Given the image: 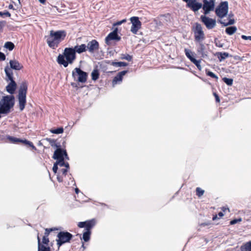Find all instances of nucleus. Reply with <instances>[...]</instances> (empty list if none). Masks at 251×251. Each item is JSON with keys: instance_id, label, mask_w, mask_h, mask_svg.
Wrapping results in <instances>:
<instances>
[{"instance_id": "obj_1", "label": "nucleus", "mask_w": 251, "mask_h": 251, "mask_svg": "<svg viewBox=\"0 0 251 251\" xmlns=\"http://www.w3.org/2000/svg\"><path fill=\"white\" fill-rule=\"evenodd\" d=\"M66 35V33L64 30H50L49 34L46 36L47 43L50 48L55 49L64 39Z\"/></svg>"}, {"instance_id": "obj_2", "label": "nucleus", "mask_w": 251, "mask_h": 251, "mask_svg": "<svg viewBox=\"0 0 251 251\" xmlns=\"http://www.w3.org/2000/svg\"><path fill=\"white\" fill-rule=\"evenodd\" d=\"M53 158L56 160L52 168L53 172L55 174L57 173L58 167L60 168L63 166L69 167V163L64 162L65 159L69 160V157L66 150L61 148L57 149L54 152Z\"/></svg>"}, {"instance_id": "obj_3", "label": "nucleus", "mask_w": 251, "mask_h": 251, "mask_svg": "<svg viewBox=\"0 0 251 251\" xmlns=\"http://www.w3.org/2000/svg\"><path fill=\"white\" fill-rule=\"evenodd\" d=\"M215 13L218 17L221 19L219 22L225 26L233 25L234 23L233 19H230L228 22L222 19L225 17L228 12V3L227 1L221 2L215 8Z\"/></svg>"}, {"instance_id": "obj_4", "label": "nucleus", "mask_w": 251, "mask_h": 251, "mask_svg": "<svg viewBox=\"0 0 251 251\" xmlns=\"http://www.w3.org/2000/svg\"><path fill=\"white\" fill-rule=\"evenodd\" d=\"M75 59V53L73 48H65L64 54H59L57 58V62L59 64L67 67L69 64L73 63Z\"/></svg>"}, {"instance_id": "obj_5", "label": "nucleus", "mask_w": 251, "mask_h": 251, "mask_svg": "<svg viewBox=\"0 0 251 251\" xmlns=\"http://www.w3.org/2000/svg\"><path fill=\"white\" fill-rule=\"evenodd\" d=\"M5 73L7 76V80H10V82L6 87L7 92L11 94H13L16 89V83L13 79V72L8 66L4 69Z\"/></svg>"}, {"instance_id": "obj_6", "label": "nucleus", "mask_w": 251, "mask_h": 251, "mask_svg": "<svg viewBox=\"0 0 251 251\" xmlns=\"http://www.w3.org/2000/svg\"><path fill=\"white\" fill-rule=\"evenodd\" d=\"M27 91V85L25 83H23L20 88L18 99L20 109L22 111L25 106L26 102V93Z\"/></svg>"}, {"instance_id": "obj_7", "label": "nucleus", "mask_w": 251, "mask_h": 251, "mask_svg": "<svg viewBox=\"0 0 251 251\" xmlns=\"http://www.w3.org/2000/svg\"><path fill=\"white\" fill-rule=\"evenodd\" d=\"M72 76L74 80L82 83H85L87 78V74L78 68L73 71Z\"/></svg>"}, {"instance_id": "obj_8", "label": "nucleus", "mask_w": 251, "mask_h": 251, "mask_svg": "<svg viewBox=\"0 0 251 251\" xmlns=\"http://www.w3.org/2000/svg\"><path fill=\"white\" fill-rule=\"evenodd\" d=\"M195 40L197 42H202L205 38L204 33L201 25L196 23L193 28Z\"/></svg>"}, {"instance_id": "obj_9", "label": "nucleus", "mask_w": 251, "mask_h": 251, "mask_svg": "<svg viewBox=\"0 0 251 251\" xmlns=\"http://www.w3.org/2000/svg\"><path fill=\"white\" fill-rule=\"evenodd\" d=\"M203 4H202L203 14L207 15L210 12L215 9L216 0H202Z\"/></svg>"}, {"instance_id": "obj_10", "label": "nucleus", "mask_w": 251, "mask_h": 251, "mask_svg": "<svg viewBox=\"0 0 251 251\" xmlns=\"http://www.w3.org/2000/svg\"><path fill=\"white\" fill-rule=\"evenodd\" d=\"M57 237L58 238L57 240V245L60 247L63 244L69 242L72 237V235L68 232H60L58 233Z\"/></svg>"}, {"instance_id": "obj_11", "label": "nucleus", "mask_w": 251, "mask_h": 251, "mask_svg": "<svg viewBox=\"0 0 251 251\" xmlns=\"http://www.w3.org/2000/svg\"><path fill=\"white\" fill-rule=\"evenodd\" d=\"M184 52L187 58L197 66L199 70H201V60H197L195 58V53L187 49H185Z\"/></svg>"}, {"instance_id": "obj_12", "label": "nucleus", "mask_w": 251, "mask_h": 251, "mask_svg": "<svg viewBox=\"0 0 251 251\" xmlns=\"http://www.w3.org/2000/svg\"><path fill=\"white\" fill-rule=\"evenodd\" d=\"M130 20L132 24L130 31L133 34H136L141 27V22L138 17H132L130 18Z\"/></svg>"}, {"instance_id": "obj_13", "label": "nucleus", "mask_w": 251, "mask_h": 251, "mask_svg": "<svg viewBox=\"0 0 251 251\" xmlns=\"http://www.w3.org/2000/svg\"><path fill=\"white\" fill-rule=\"evenodd\" d=\"M201 19L206 27L209 29H212L216 26V20L206 16V15H201Z\"/></svg>"}, {"instance_id": "obj_14", "label": "nucleus", "mask_w": 251, "mask_h": 251, "mask_svg": "<svg viewBox=\"0 0 251 251\" xmlns=\"http://www.w3.org/2000/svg\"><path fill=\"white\" fill-rule=\"evenodd\" d=\"M187 6L196 12L202 7V3L198 2L197 0H190L187 4Z\"/></svg>"}, {"instance_id": "obj_15", "label": "nucleus", "mask_w": 251, "mask_h": 251, "mask_svg": "<svg viewBox=\"0 0 251 251\" xmlns=\"http://www.w3.org/2000/svg\"><path fill=\"white\" fill-rule=\"evenodd\" d=\"M99 47V43L95 40L89 42L86 46L87 49L90 53H93L98 50Z\"/></svg>"}, {"instance_id": "obj_16", "label": "nucleus", "mask_w": 251, "mask_h": 251, "mask_svg": "<svg viewBox=\"0 0 251 251\" xmlns=\"http://www.w3.org/2000/svg\"><path fill=\"white\" fill-rule=\"evenodd\" d=\"M126 73L127 71H123L119 73L113 80V86H114L116 84L120 83L123 80V76L126 74Z\"/></svg>"}, {"instance_id": "obj_17", "label": "nucleus", "mask_w": 251, "mask_h": 251, "mask_svg": "<svg viewBox=\"0 0 251 251\" xmlns=\"http://www.w3.org/2000/svg\"><path fill=\"white\" fill-rule=\"evenodd\" d=\"M7 138L12 143H18V142L24 143L25 144L28 145L29 146L31 147L33 149H35V147L34 146L33 144L31 142H30L28 141H27L26 140H22L18 138H16L15 137H10V136H9Z\"/></svg>"}, {"instance_id": "obj_18", "label": "nucleus", "mask_w": 251, "mask_h": 251, "mask_svg": "<svg viewBox=\"0 0 251 251\" xmlns=\"http://www.w3.org/2000/svg\"><path fill=\"white\" fill-rule=\"evenodd\" d=\"M120 39V37L117 34H115L114 33L111 32L105 38V42L106 44L110 45L111 41H119Z\"/></svg>"}, {"instance_id": "obj_19", "label": "nucleus", "mask_w": 251, "mask_h": 251, "mask_svg": "<svg viewBox=\"0 0 251 251\" xmlns=\"http://www.w3.org/2000/svg\"><path fill=\"white\" fill-rule=\"evenodd\" d=\"M10 67L8 66L10 69H13L15 70H20L23 68V66L18 61L16 60H10L9 62Z\"/></svg>"}, {"instance_id": "obj_20", "label": "nucleus", "mask_w": 251, "mask_h": 251, "mask_svg": "<svg viewBox=\"0 0 251 251\" xmlns=\"http://www.w3.org/2000/svg\"><path fill=\"white\" fill-rule=\"evenodd\" d=\"M75 53H81L86 50V46L85 44H81L80 46H76L73 48Z\"/></svg>"}, {"instance_id": "obj_21", "label": "nucleus", "mask_w": 251, "mask_h": 251, "mask_svg": "<svg viewBox=\"0 0 251 251\" xmlns=\"http://www.w3.org/2000/svg\"><path fill=\"white\" fill-rule=\"evenodd\" d=\"M85 230L90 231V229L95 226L96 221L94 219L86 221Z\"/></svg>"}, {"instance_id": "obj_22", "label": "nucleus", "mask_w": 251, "mask_h": 251, "mask_svg": "<svg viewBox=\"0 0 251 251\" xmlns=\"http://www.w3.org/2000/svg\"><path fill=\"white\" fill-rule=\"evenodd\" d=\"M241 251H251V241H249L241 247Z\"/></svg>"}, {"instance_id": "obj_23", "label": "nucleus", "mask_w": 251, "mask_h": 251, "mask_svg": "<svg viewBox=\"0 0 251 251\" xmlns=\"http://www.w3.org/2000/svg\"><path fill=\"white\" fill-rule=\"evenodd\" d=\"M38 250L39 251H50L49 248H47L43 245L40 244V239L38 236Z\"/></svg>"}, {"instance_id": "obj_24", "label": "nucleus", "mask_w": 251, "mask_h": 251, "mask_svg": "<svg viewBox=\"0 0 251 251\" xmlns=\"http://www.w3.org/2000/svg\"><path fill=\"white\" fill-rule=\"evenodd\" d=\"M237 30L235 26H230L226 28V32L228 35H232Z\"/></svg>"}, {"instance_id": "obj_25", "label": "nucleus", "mask_w": 251, "mask_h": 251, "mask_svg": "<svg viewBox=\"0 0 251 251\" xmlns=\"http://www.w3.org/2000/svg\"><path fill=\"white\" fill-rule=\"evenodd\" d=\"M91 232L89 230H86L83 234L82 239L85 242H87L90 239Z\"/></svg>"}, {"instance_id": "obj_26", "label": "nucleus", "mask_w": 251, "mask_h": 251, "mask_svg": "<svg viewBox=\"0 0 251 251\" xmlns=\"http://www.w3.org/2000/svg\"><path fill=\"white\" fill-rule=\"evenodd\" d=\"M229 56V55L227 52H220L219 53L218 58L220 61L225 59L226 58H227Z\"/></svg>"}, {"instance_id": "obj_27", "label": "nucleus", "mask_w": 251, "mask_h": 251, "mask_svg": "<svg viewBox=\"0 0 251 251\" xmlns=\"http://www.w3.org/2000/svg\"><path fill=\"white\" fill-rule=\"evenodd\" d=\"M111 65L116 67L126 66L127 64L124 62H112Z\"/></svg>"}, {"instance_id": "obj_28", "label": "nucleus", "mask_w": 251, "mask_h": 251, "mask_svg": "<svg viewBox=\"0 0 251 251\" xmlns=\"http://www.w3.org/2000/svg\"><path fill=\"white\" fill-rule=\"evenodd\" d=\"M92 79L96 80L98 79L99 76V73L97 70H94L91 73Z\"/></svg>"}, {"instance_id": "obj_29", "label": "nucleus", "mask_w": 251, "mask_h": 251, "mask_svg": "<svg viewBox=\"0 0 251 251\" xmlns=\"http://www.w3.org/2000/svg\"><path fill=\"white\" fill-rule=\"evenodd\" d=\"M4 47L9 50H12L14 47V45L11 42H7L4 44Z\"/></svg>"}, {"instance_id": "obj_30", "label": "nucleus", "mask_w": 251, "mask_h": 251, "mask_svg": "<svg viewBox=\"0 0 251 251\" xmlns=\"http://www.w3.org/2000/svg\"><path fill=\"white\" fill-rule=\"evenodd\" d=\"M199 44V48L198 49V52L201 54H203V51L205 49V47L204 45L202 43V42H198Z\"/></svg>"}, {"instance_id": "obj_31", "label": "nucleus", "mask_w": 251, "mask_h": 251, "mask_svg": "<svg viewBox=\"0 0 251 251\" xmlns=\"http://www.w3.org/2000/svg\"><path fill=\"white\" fill-rule=\"evenodd\" d=\"M223 81L225 83H226L227 85L231 86L233 84V79L231 78H228L226 77H224L223 78Z\"/></svg>"}, {"instance_id": "obj_32", "label": "nucleus", "mask_w": 251, "mask_h": 251, "mask_svg": "<svg viewBox=\"0 0 251 251\" xmlns=\"http://www.w3.org/2000/svg\"><path fill=\"white\" fill-rule=\"evenodd\" d=\"M50 131L52 133L58 134L63 132V128L60 127L55 129H51Z\"/></svg>"}, {"instance_id": "obj_33", "label": "nucleus", "mask_w": 251, "mask_h": 251, "mask_svg": "<svg viewBox=\"0 0 251 251\" xmlns=\"http://www.w3.org/2000/svg\"><path fill=\"white\" fill-rule=\"evenodd\" d=\"M206 74L207 75H208L212 78H215L216 80L218 79V77L215 74H214L213 73H212L211 71L206 70Z\"/></svg>"}, {"instance_id": "obj_34", "label": "nucleus", "mask_w": 251, "mask_h": 251, "mask_svg": "<svg viewBox=\"0 0 251 251\" xmlns=\"http://www.w3.org/2000/svg\"><path fill=\"white\" fill-rule=\"evenodd\" d=\"M204 190H202L201 188L198 187L196 189V193L197 196L199 197H201L204 194Z\"/></svg>"}, {"instance_id": "obj_35", "label": "nucleus", "mask_w": 251, "mask_h": 251, "mask_svg": "<svg viewBox=\"0 0 251 251\" xmlns=\"http://www.w3.org/2000/svg\"><path fill=\"white\" fill-rule=\"evenodd\" d=\"M126 19H123L122 21H119V22L114 23L113 25L114 26H117V25H119L123 23H125V22H126Z\"/></svg>"}, {"instance_id": "obj_36", "label": "nucleus", "mask_w": 251, "mask_h": 251, "mask_svg": "<svg viewBox=\"0 0 251 251\" xmlns=\"http://www.w3.org/2000/svg\"><path fill=\"white\" fill-rule=\"evenodd\" d=\"M122 59H126L127 61H131L132 59L131 56L127 54V55H123V56L121 57Z\"/></svg>"}, {"instance_id": "obj_37", "label": "nucleus", "mask_w": 251, "mask_h": 251, "mask_svg": "<svg viewBox=\"0 0 251 251\" xmlns=\"http://www.w3.org/2000/svg\"><path fill=\"white\" fill-rule=\"evenodd\" d=\"M62 167H65V168H62L60 170V171L62 172L63 175H66V173L68 172L69 166L68 167H67L66 166H63Z\"/></svg>"}, {"instance_id": "obj_38", "label": "nucleus", "mask_w": 251, "mask_h": 251, "mask_svg": "<svg viewBox=\"0 0 251 251\" xmlns=\"http://www.w3.org/2000/svg\"><path fill=\"white\" fill-rule=\"evenodd\" d=\"M14 3L15 6H16V8H20L21 6L20 0H16L15 1H13Z\"/></svg>"}, {"instance_id": "obj_39", "label": "nucleus", "mask_w": 251, "mask_h": 251, "mask_svg": "<svg viewBox=\"0 0 251 251\" xmlns=\"http://www.w3.org/2000/svg\"><path fill=\"white\" fill-rule=\"evenodd\" d=\"M42 242L43 244L47 245L49 242V240L48 237H47L46 235H44L43 238Z\"/></svg>"}, {"instance_id": "obj_40", "label": "nucleus", "mask_w": 251, "mask_h": 251, "mask_svg": "<svg viewBox=\"0 0 251 251\" xmlns=\"http://www.w3.org/2000/svg\"><path fill=\"white\" fill-rule=\"evenodd\" d=\"M242 221V219L241 218H239V219H234L233 220H232L230 221V224L231 225H234L237 223H239L240 222H241Z\"/></svg>"}, {"instance_id": "obj_41", "label": "nucleus", "mask_w": 251, "mask_h": 251, "mask_svg": "<svg viewBox=\"0 0 251 251\" xmlns=\"http://www.w3.org/2000/svg\"><path fill=\"white\" fill-rule=\"evenodd\" d=\"M52 230H53L52 228H46L45 229V235H46L47 237H48L49 234H50V232H51Z\"/></svg>"}, {"instance_id": "obj_42", "label": "nucleus", "mask_w": 251, "mask_h": 251, "mask_svg": "<svg viewBox=\"0 0 251 251\" xmlns=\"http://www.w3.org/2000/svg\"><path fill=\"white\" fill-rule=\"evenodd\" d=\"M10 15H10V13H9L8 12H0V16H6L7 17H10Z\"/></svg>"}, {"instance_id": "obj_43", "label": "nucleus", "mask_w": 251, "mask_h": 251, "mask_svg": "<svg viewBox=\"0 0 251 251\" xmlns=\"http://www.w3.org/2000/svg\"><path fill=\"white\" fill-rule=\"evenodd\" d=\"M85 224H86L85 222H79L78 223V226L80 228H82V227H85Z\"/></svg>"}, {"instance_id": "obj_44", "label": "nucleus", "mask_w": 251, "mask_h": 251, "mask_svg": "<svg viewBox=\"0 0 251 251\" xmlns=\"http://www.w3.org/2000/svg\"><path fill=\"white\" fill-rule=\"evenodd\" d=\"M241 38L244 40H249L251 41V36H246L243 35L241 36Z\"/></svg>"}, {"instance_id": "obj_45", "label": "nucleus", "mask_w": 251, "mask_h": 251, "mask_svg": "<svg viewBox=\"0 0 251 251\" xmlns=\"http://www.w3.org/2000/svg\"><path fill=\"white\" fill-rule=\"evenodd\" d=\"M5 59V56L4 53L0 52V60H4Z\"/></svg>"}, {"instance_id": "obj_46", "label": "nucleus", "mask_w": 251, "mask_h": 251, "mask_svg": "<svg viewBox=\"0 0 251 251\" xmlns=\"http://www.w3.org/2000/svg\"><path fill=\"white\" fill-rule=\"evenodd\" d=\"M57 180L59 182H62L63 181V178L61 177L60 176H58L57 177Z\"/></svg>"}, {"instance_id": "obj_47", "label": "nucleus", "mask_w": 251, "mask_h": 251, "mask_svg": "<svg viewBox=\"0 0 251 251\" xmlns=\"http://www.w3.org/2000/svg\"><path fill=\"white\" fill-rule=\"evenodd\" d=\"M215 98H216V101L217 102H219L220 101V99H219V97H218V96L216 94V93H214V94Z\"/></svg>"}, {"instance_id": "obj_48", "label": "nucleus", "mask_w": 251, "mask_h": 251, "mask_svg": "<svg viewBox=\"0 0 251 251\" xmlns=\"http://www.w3.org/2000/svg\"><path fill=\"white\" fill-rule=\"evenodd\" d=\"M222 210L224 212H225L226 210H228V211H229V208L226 207H223Z\"/></svg>"}, {"instance_id": "obj_49", "label": "nucleus", "mask_w": 251, "mask_h": 251, "mask_svg": "<svg viewBox=\"0 0 251 251\" xmlns=\"http://www.w3.org/2000/svg\"><path fill=\"white\" fill-rule=\"evenodd\" d=\"M117 32H118V28L116 27L115 28L114 30L111 32L112 33H114L115 34H117Z\"/></svg>"}, {"instance_id": "obj_50", "label": "nucleus", "mask_w": 251, "mask_h": 251, "mask_svg": "<svg viewBox=\"0 0 251 251\" xmlns=\"http://www.w3.org/2000/svg\"><path fill=\"white\" fill-rule=\"evenodd\" d=\"M218 215H219L220 217H223V216H224V214H223L222 212H219V213H218Z\"/></svg>"}, {"instance_id": "obj_51", "label": "nucleus", "mask_w": 251, "mask_h": 251, "mask_svg": "<svg viewBox=\"0 0 251 251\" xmlns=\"http://www.w3.org/2000/svg\"><path fill=\"white\" fill-rule=\"evenodd\" d=\"M8 8L9 9H14V7H13V5L12 4H10L8 6Z\"/></svg>"}, {"instance_id": "obj_52", "label": "nucleus", "mask_w": 251, "mask_h": 251, "mask_svg": "<svg viewBox=\"0 0 251 251\" xmlns=\"http://www.w3.org/2000/svg\"><path fill=\"white\" fill-rule=\"evenodd\" d=\"M39 1L41 3H44L45 2L46 0H39Z\"/></svg>"}, {"instance_id": "obj_53", "label": "nucleus", "mask_w": 251, "mask_h": 251, "mask_svg": "<svg viewBox=\"0 0 251 251\" xmlns=\"http://www.w3.org/2000/svg\"><path fill=\"white\" fill-rule=\"evenodd\" d=\"M75 192L76 194H78V192H79V190L78 188H75Z\"/></svg>"}, {"instance_id": "obj_54", "label": "nucleus", "mask_w": 251, "mask_h": 251, "mask_svg": "<svg viewBox=\"0 0 251 251\" xmlns=\"http://www.w3.org/2000/svg\"><path fill=\"white\" fill-rule=\"evenodd\" d=\"M217 215H215V216H214L213 217V220H216V219H217Z\"/></svg>"}, {"instance_id": "obj_55", "label": "nucleus", "mask_w": 251, "mask_h": 251, "mask_svg": "<svg viewBox=\"0 0 251 251\" xmlns=\"http://www.w3.org/2000/svg\"><path fill=\"white\" fill-rule=\"evenodd\" d=\"M184 1L186 2L187 3V4H188V3L189 2V1L190 0H183Z\"/></svg>"}, {"instance_id": "obj_56", "label": "nucleus", "mask_w": 251, "mask_h": 251, "mask_svg": "<svg viewBox=\"0 0 251 251\" xmlns=\"http://www.w3.org/2000/svg\"><path fill=\"white\" fill-rule=\"evenodd\" d=\"M52 143H54V142H52ZM51 146H53V144H51Z\"/></svg>"}]
</instances>
